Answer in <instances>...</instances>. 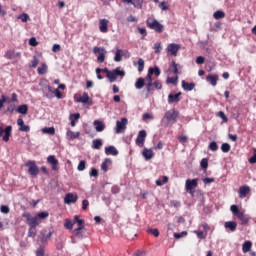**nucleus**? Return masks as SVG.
<instances>
[{
	"mask_svg": "<svg viewBox=\"0 0 256 256\" xmlns=\"http://www.w3.org/2000/svg\"><path fill=\"white\" fill-rule=\"evenodd\" d=\"M22 217L26 219V223L29 227H37L41 225L42 219H47V217H49V212H39L36 216H31V213L25 212L22 214Z\"/></svg>",
	"mask_w": 256,
	"mask_h": 256,
	"instance_id": "nucleus-1",
	"label": "nucleus"
},
{
	"mask_svg": "<svg viewBox=\"0 0 256 256\" xmlns=\"http://www.w3.org/2000/svg\"><path fill=\"white\" fill-rule=\"evenodd\" d=\"M179 119V111L175 109L168 110L161 120V125L164 127H169V125H175Z\"/></svg>",
	"mask_w": 256,
	"mask_h": 256,
	"instance_id": "nucleus-2",
	"label": "nucleus"
},
{
	"mask_svg": "<svg viewBox=\"0 0 256 256\" xmlns=\"http://www.w3.org/2000/svg\"><path fill=\"white\" fill-rule=\"evenodd\" d=\"M105 73H106V77L109 79L110 83H115V81H117L118 77H125V71L119 69V68H115L114 70H107L104 69Z\"/></svg>",
	"mask_w": 256,
	"mask_h": 256,
	"instance_id": "nucleus-3",
	"label": "nucleus"
},
{
	"mask_svg": "<svg viewBox=\"0 0 256 256\" xmlns=\"http://www.w3.org/2000/svg\"><path fill=\"white\" fill-rule=\"evenodd\" d=\"M146 23L149 29H153L154 31H156V33H163V24L159 23L157 19L148 18Z\"/></svg>",
	"mask_w": 256,
	"mask_h": 256,
	"instance_id": "nucleus-4",
	"label": "nucleus"
},
{
	"mask_svg": "<svg viewBox=\"0 0 256 256\" xmlns=\"http://www.w3.org/2000/svg\"><path fill=\"white\" fill-rule=\"evenodd\" d=\"M199 184V179H187L185 183V189L187 193L190 195H195V189H197V185Z\"/></svg>",
	"mask_w": 256,
	"mask_h": 256,
	"instance_id": "nucleus-5",
	"label": "nucleus"
},
{
	"mask_svg": "<svg viewBox=\"0 0 256 256\" xmlns=\"http://www.w3.org/2000/svg\"><path fill=\"white\" fill-rule=\"evenodd\" d=\"M179 51H181V45L176 43H170L166 47V53L169 57H177Z\"/></svg>",
	"mask_w": 256,
	"mask_h": 256,
	"instance_id": "nucleus-6",
	"label": "nucleus"
},
{
	"mask_svg": "<svg viewBox=\"0 0 256 256\" xmlns=\"http://www.w3.org/2000/svg\"><path fill=\"white\" fill-rule=\"evenodd\" d=\"M93 53L94 55H98L97 56L98 63L105 62V55H107V50H105V48L96 46L93 48Z\"/></svg>",
	"mask_w": 256,
	"mask_h": 256,
	"instance_id": "nucleus-7",
	"label": "nucleus"
},
{
	"mask_svg": "<svg viewBox=\"0 0 256 256\" xmlns=\"http://www.w3.org/2000/svg\"><path fill=\"white\" fill-rule=\"evenodd\" d=\"M26 167H28V173L32 177H37L39 175V167H37V163L33 160H29L26 163Z\"/></svg>",
	"mask_w": 256,
	"mask_h": 256,
	"instance_id": "nucleus-8",
	"label": "nucleus"
},
{
	"mask_svg": "<svg viewBox=\"0 0 256 256\" xmlns=\"http://www.w3.org/2000/svg\"><path fill=\"white\" fill-rule=\"evenodd\" d=\"M200 230H195L194 233L198 239H205L207 237V231H209V225L204 223L199 226Z\"/></svg>",
	"mask_w": 256,
	"mask_h": 256,
	"instance_id": "nucleus-9",
	"label": "nucleus"
},
{
	"mask_svg": "<svg viewBox=\"0 0 256 256\" xmlns=\"http://www.w3.org/2000/svg\"><path fill=\"white\" fill-rule=\"evenodd\" d=\"M127 123L128 120L127 118H121V121H116V128H115V133L119 134V133H123V131H125V129H127Z\"/></svg>",
	"mask_w": 256,
	"mask_h": 256,
	"instance_id": "nucleus-10",
	"label": "nucleus"
},
{
	"mask_svg": "<svg viewBox=\"0 0 256 256\" xmlns=\"http://www.w3.org/2000/svg\"><path fill=\"white\" fill-rule=\"evenodd\" d=\"M145 139H147V131H139L136 138V145H138V147H143L145 145Z\"/></svg>",
	"mask_w": 256,
	"mask_h": 256,
	"instance_id": "nucleus-11",
	"label": "nucleus"
},
{
	"mask_svg": "<svg viewBox=\"0 0 256 256\" xmlns=\"http://www.w3.org/2000/svg\"><path fill=\"white\" fill-rule=\"evenodd\" d=\"M74 223H77V229L74 230V235H79V231H83L85 228V221L83 219H80L79 216H74Z\"/></svg>",
	"mask_w": 256,
	"mask_h": 256,
	"instance_id": "nucleus-12",
	"label": "nucleus"
},
{
	"mask_svg": "<svg viewBox=\"0 0 256 256\" xmlns=\"http://www.w3.org/2000/svg\"><path fill=\"white\" fill-rule=\"evenodd\" d=\"M74 101L75 103L87 104L89 103V94L87 92H84L82 96L80 94H75Z\"/></svg>",
	"mask_w": 256,
	"mask_h": 256,
	"instance_id": "nucleus-13",
	"label": "nucleus"
},
{
	"mask_svg": "<svg viewBox=\"0 0 256 256\" xmlns=\"http://www.w3.org/2000/svg\"><path fill=\"white\" fill-rule=\"evenodd\" d=\"M79 196L73 193H67L64 198V203L66 205H71L72 203H77Z\"/></svg>",
	"mask_w": 256,
	"mask_h": 256,
	"instance_id": "nucleus-14",
	"label": "nucleus"
},
{
	"mask_svg": "<svg viewBox=\"0 0 256 256\" xmlns=\"http://www.w3.org/2000/svg\"><path fill=\"white\" fill-rule=\"evenodd\" d=\"M47 163H49V165H51L52 167V171H57V167L59 165V160H57V158L55 157V155H50L47 157Z\"/></svg>",
	"mask_w": 256,
	"mask_h": 256,
	"instance_id": "nucleus-15",
	"label": "nucleus"
},
{
	"mask_svg": "<svg viewBox=\"0 0 256 256\" xmlns=\"http://www.w3.org/2000/svg\"><path fill=\"white\" fill-rule=\"evenodd\" d=\"M181 101V92H178L176 94H169L168 95V103L169 105H173V103H179Z\"/></svg>",
	"mask_w": 256,
	"mask_h": 256,
	"instance_id": "nucleus-16",
	"label": "nucleus"
},
{
	"mask_svg": "<svg viewBox=\"0 0 256 256\" xmlns=\"http://www.w3.org/2000/svg\"><path fill=\"white\" fill-rule=\"evenodd\" d=\"M238 193H239L240 199H245V197H247V195L251 193V188L247 185L242 186L239 188Z\"/></svg>",
	"mask_w": 256,
	"mask_h": 256,
	"instance_id": "nucleus-17",
	"label": "nucleus"
},
{
	"mask_svg": "<svg viewBox=\"0 0 256 256\" xmlns=\"http://www.w3.org/2000/svg\"><path fill=\"white\" fill-rule=\"evenodd\" d=\"M152 74H150L148 72L146 78H145V87H146V90L148 91V93H151V91H153V78L151 77Z\"/></svg>",
	"mask_w": 256,
	"mask_h": 256,
	"instance_id": "nucleus-18",
	"label": "nucleus"
},
{
	"mask_svg": "<svg viewBox=\"0 0 256 256\" xmlns=\"http://www.w3.org/2000/svg\"><path fill=\"white\" fill-rule=\"evenodd\" d=\"M17 125L20 126L19 131H22L23 133H29L31 131V127L25 125L23 118L17 120Z\"/></svg>",
	"mask_w": 256,
	"mask_h": 256,
	"instance_id": "nucleus-19",
	"label": "nucleus"
},
{
	"mask_svg": "<svg viewBox=\"0 0 256 256\" xmlns=\"http://www.w3.org/2000/svg\"><path fill=\"white\" fill-rule=\"evenodd\" d=\"M99 29L101 33H107L109 31V20L101 19Z\"/></svg>",
	"mask_w": 256,
	"mask_h": 256,
	"instance_id": "nucleus-20",
	"label": "nucleus"
},
{
	"mask_svg": "<svg viewBox=\"0 0 256 256\" xmlns=\"http://www.w3.org/2000/svg\"><path fill=\"white\" fill-rule=\"evenodd\" d=\"M93 125L97 133H103V131H105V123H103V121L95 120Z\"/></svg>",
	"mask_w": 256,
	"mask_h": 256,
	"instance_id": "nucleus-21",
	"label": "nucleus"
},
{
	"mask_svg": "<svg viewBox=\"0 0 256 256\" xmlns=\"http://www.w3.org/2000/svg\"><path fill=\"white\" fill-rule=\"evenodd\" d=\"M206 81L212 85V87H217V81H219L218 75L210 74L206 77Z\"/></svg>",
	"mask_w": 256,
	"mask_h": 256,
	"instance_id": "nucleus-22",
	"label": "nucleus"
},
{
	"mask_svg": "<svg viewBox=\"0 0 256 256\" xmlns=\"http://www.w3.org/2000/svg\"><path fill=\"white\" fill-rule=\"evenodd\" d=\"M13 131V127L12 126H7L4 129V136L2 137V140L7 143L9 141V139L11 138V133Z\"/></svg>",
	"mask_w": 256,
	"mask_h": 256,
	"instance_id": "nucleus-23",
	"label": "nucleus"
},
{
	"mask_svg": "<svg viewBox=\"0 0 256 256\" xmlns=\"http://www.w3.org/2000/svg\"><path fill=\"white\" fill-rule=\"evenodd\" d=\"M106 155H113L114 157H117L119 155V150L115 148V146H108L105 148Z\"/></svg>",
	"mask_w": 256,
	"mask_h": 256,
	"instance_id": "nucleus-24",
	"label": "nucleus"
},
{
	"mask_svg": "<svg viewBox=\"0 0 256 256\" xmlns=\"http://www.w3.org/2000/svg\"><path fill=\"white\" fill-rule=\"evenodd\" d=\"M69 119H70L71 127H75L77 121H79V119H81V114H79V113L71 114Z\"/></svg>",
	"mask_w": 256,
	"mask_h": 256,
	"instance_id": "nucleus-25",
	"label": "nucleus"
},
{
	"mask_svg": "<svg viewBox=\"0 0 256 256\" xmlns=\"http://www.w3.org/2000/svg\"><path fill=\"white\" fill-rule=\"evenodd\" d=\"M236 217L241 221V225H249V216L245 212L238 214Z\"/></svg>",
	"mask_w": 256,
	"mask_h": 256,
	"instance_id": "nucleus-26",
	"label": "nucleus"
},
{
	"mask_svg": "<svg viewBox=\"0 0 256 256\" xmlns=\"http://www.w3.org/2000/svg\"><path fill=\"white\" fill-rule=\"evenodd\" d=\"M182 89H184V91H193L195 89V83H189L182 80Z\"/></svg>",
	"mask_w": 256,
	"mask_h": 256,
	"instance_id": "nucleus-27",
	"label": "nucleus"
},
{
	"mask_svg": "<svg viewBox=\"0 0 256 256\" xmlns=\"http://www.w3.org/2000/svg\"><path fill=\"white\" fill-rule=\"evenodd\" d=\"M142 156L146 161H151V158L154 156L153 150L145 148L142 152Z\"/></svg>",
	"mask_w": 256,
	"mask_h": 256,
	"instance_id": "nucleus-28",
	"label": "nucleus"
},
{
	"mask_svg": "<svg viewBox=\"0 0 256 256\" xmlns=\"http://www.w3.org/2000/svg\"><path fill=\"white\" fill-rule=\"evenodd\" d=\"M225 229H229V231H235L237 229V222L227 221L224 224Z\"/></svg>",
	"mask_w": 256,
	"mask_h": 256,
	"instance_id": "nucleus-29",
	"label": "nucleus"
},
{
	"mask_svg": "<svg viewBox=\"0 0 256 256\" xmlns=\"http://www.w3.org/2000/svg\"><path fill=\"white\" fill-rule=\"evenodd\" d=\"M251 247H253V243L251 241H245L242 245L243 253H249V251H251Z\"/></svg>",
	"mask_w": 256,
	"mask_h": 256,
	"instance_id": "nucleus-30",
	"label": "nucleus"
},
{
	"mask_svg": "<svg viewBox=\"0 0 256 256\" xmlns=\"http://www.w3.org/2000/svg\"><path fill=\"white\" fill-rule=\"evenodd\" d=\"M123 50L118 49L115 52V56H114V61H116V63H119L121 61H123Z\"/></svg>",
	"mask_w": 256,
	"mask_h": 256,
	"instance_id": "nucleus-31",
	"label": "nucleus"
},
{
	"mask_svg": "<svg viewBox=\"0 0 256 256\" xmlns=\"http://www.w3.org/2000/svg\"><path fill=\"white\" fill-rule=\"evenodd\" d=\"M27 111H29V106H27V104L20 105L17 108V112L21 115H27Z\"/></svg>",
	"mask_w": 256,
	"mask_h": 256,
	"instance_id": "nucleus-32",
	"label": "nucleus"
},
{
	"mask_svg": "<svg viewBox=\"0 0 256 256\" xmlns=\"http://www.w3.org/2000/svg\"><path fill=\"white\" fill-rule=\"evenodd\" d=\"M103 147V141L101 139H94L92 141V149H101Z\"/></svg>",
	"mask_w": 256,
	"mask_h": 256,
	"instance_id": "nucleus-33",
	"label": "nucleus"
},
{
	"mask_svg": "<svg viewBox=\"0 0 256 256\" xmlns=\"http://www.w3.org/2000/svg\"><path fill=\"white\" fill-rule=\"evenodd\" d=\"M109 165H111V159L106 158L101 164V169L104 171V173H107Z\"/></svg>",
	"mask_w": 256,
	"mask_h": 256,
	"instance_id": "nucleus-34",
	"label": "nucleus"
},
{
	"mask_svg": "<svg viewBox=\"0 0 256 256\" xmlns=\"http://www.w3.org/2000/svg\"><path fill=\"white\" fill-rule=\"evenodd\" d=\"M74 225H75V221H72L69 218L65 219V222H64L65 229H68L69 231H71Z\"/></svg>",
	"mask_w": 256,
	"mask_h": 256,
	"instance_id": "nucleus-35",
	"label": "nucleus"
},
{
	"mask_svg": "<svg viewBox=\"0 0 256 256\" xmlns=\"http://www.w3.org/2000/svg\"><path fill=\"white\" fill-rule=\"evenodd\" d=\"M167 181H169V177L162 176L158 180H156V185L158 187H163V185H165V183H167Z\"/></svg>",
	"mask_w": 256,
	"mask_h": 256,
	"instance_id": "nucleus-36",
	"label": "nucleus"
},
{
	"mask_svg": "<svg viewBox=\"0 0 256 256\" xmlns=\"http://www.w3.org/2000/svg\"><path fill=\"white\" fill-rule=\"evenodd\" d=\"M145 85H146L145 79H143V78H138V79L136 80V83H135V88H136V89H142V88L145 87Z\"/></svg>",
	"mask_w": 256,
	"mask_h": 256,
	"instance_id": "nucleus-37",
	"label": "nucleus"
},
{
	"mask_svg": "<svg viewBox=\"0 0 256 256\" xmlns=\"http://www.w3.org/2000/svg\"><path fill=\"white\" fill-rule=\"evenodd\" d=\"M148 73H150V75L159 77V75H161V70H159V67L155 66L153 68H149Z\"/></svg>",
	"mask_w": 256,
	"mask_h": 256,
	"instance_id": "nucleus-38",
	"label": "nucleus"
},
{
	"mask_svg": "<svg viewBox=\"0 0 256 256\" xmlns=\"http://www.w3.org/2000/svg\"><path fill=\"white\" fill-rule=\"evenodd\" d=\"M39 75H45L47 73V64L42 63L40 67L37 69Z\"/></svg>",
	"mask_w": 256,
	"mask_h": 256,
	"instance_id": "nucleus-39",
	"label": "nucleus"
},
{
	"mask_svg": "<svg viewBox=\"0 0 256 256\" xmlns=\"http://www.w3.org/2000/svg\"><path fill=\"white\" fill-rule=\"evenodd\" d=\"M230 211L232 212V214L235 216V217H238L239 214H241L242 212L239 210V207H237V205H232L230 207Z\"/></svg>",
	"mask_w": 256,
	"mask_h": 256,
	"instance_id": "nucleus-40",
	"label": "nucleus"
},
{
	"mask_svg": "<svg viewBox=\"0 0 256 256\" xmlns=\"http://www.w3.org/2000/svg\"><path fill=\"white\" fill-rule=\"evenodd\" d=\"M214 19H223L225 17V12L221 11V10H217L216 12H214L213 14Z\"/></svg>",
	"mask_w": 256,
	"mask_h": 256,
	"instance_id": "nucleus-41",
	"label": "nucleus"
},
{
	"mask_svg": "<svg viewBox=\"0 0 256 256\" xmlns=\"http://www.w3.org/2000/svg\"><path fill=\"white\" fill-rule=\"evenodd\" d=\"M42 133H45L47 135H55V128L53 127H45L42 129Z\"/></svg>",
	"mask_w": 256,
	"mask_h": 256,
	"instance_id": "nucleus-42",
	"label": "nucleus"
},
{
	"mask_svg": "<svg viewBox=\"0 0 256 256\" xmlns=\"http://www.w3.org/2000/svg\"><path fill=\"white\" fill-rule=\"evenodd\" d=\"M178 81H179V76L168 77L166 80V83H170L171 85H177Z\"/></svg>",
	"mask_w": 256,
	"mask_h": 256,
	"instance_id": "nucleus-43",
	"label": "nucleus"
},
{
	"mask_svg": "<svg viewBox=\"0 0 256 256\" xmlns=\"http://www.w3.org/2000/svg\"><path fill=\"white\" fill-rule=\"evenodd\" d=\"M143 69H145V60L143 58L138 59V71L142 73Z\"/></svg>",
	"mask_w": 256,
	"mask_h": 256,
	"instance_id": "nucleus-44",
	"label": "nucleus"
},
{
	"mask_svg": "<svg viewBox=\"0 0 256 256\" xmlns=\"http://www.w3.org/2000/svg\"><path fill=\"white\" fill-rule=\"evenodd\" d=\"M66 135L67 137H69V139H77V137H79V132H73L71 130H68Z\"/></svg>",
	"mask_w": 256,
	"mask_h": 256,
	"instance_id": "nucleus-45",
	"label": "nucleus"
},
{
	"mask_svg": "<svg viewBox=\"0 0 256 256\" xmlns=\"http://www.w3.org/2000/svg\"><path fill=\"white\" fill-rule=\"evenodd\" d=\"M37 227H31L29 228L28 230V237H32V238H35L36 235H37V230H36Z\"/></svg>",
	"mask_w": 256,
	"mask_h": 256,
	"instance_id": "nucleus-46",
	"label": "nucleus"
},
{
	"mask_svg": "<svg viewBox=\"0 0 256 256\" xmlns=\"http://www.w3.org/2000/svg\"><path fill=\"white\" fill-rule=\"evenodd\" d=\"M221 151L223 153H229V151H231V145H229V143H223L221 145Z\"/></svg>",
	"mask_w": 256,
	"mask_h": 256,
	"instance_id": "nucleus-47",
	"label": "nucleus"
},
{
	"mask_svg": "<svg viewBox=\"0 0 256 256\" xmlns=\"http://www.w3.org/2000/svg\"><path fill=\"white\" fill-rule=\"evenodd\" d=\"M18 19H21L22 23H27L29 21V14L27 13H22L18 16Z\"/></svg>",
	"mask_w": 256,
	"mask_h": 256,
	"instance_id": "nucleus-48",
	"label": "nucleus"
},
{
	"mask_svg": "<svg viewBox=\"0 0 256 256\" xmlns=\"http://www.w3.org/2000/svg\"><path fill=\"white\" fill-rule=\"evenodd\" d=\"M37 65H39V56L34 55L32 61H31V67H33L35 69V67H37Z\"/></svg>",
	"mask_w": 256,
	"mask_h": 256,
	"instance_id": "nucleus-49",
	"label": "nucleus"
},
{
	"mask_svg": "<svg viewBox=\"0 0 256 256\" xmlns=\"http://www.w3.org/2000/svg\"><path fill=\"white\" fill-rule=\"evenodd\" d=\"M152 87H153V91H154L155 89L160 90V89L163 88V85L161 84V81L156 80V81H154V83H152Z\"/></svg>",
	"mask_w": 256,
	"mask_h": 256,
	"instance_id": "nucleus-50",
	"label": "nucleus"
},
{
	"mask_svg": "<svg viewBox=\"0 0 256 256\" xmlns=\"http://www.w3.org/2000/svg\"><path fill=\"white\" fill-rule=\"evenodd\" d=\"M208 149H210V151H217L219 149V145H217V142L213 141L209 144Z\"/></svg>",
	"mask_w": 256,
	"mask_h": 256,
	"instance_id": "nucleus-51",
	"label": "nucleus"
},
{
	"mask_svg": "<svg viewBox=\"0 0 256 256\" xmlns=\"http://www.w3.org/2000/svg\"><path fill=\"white\" fill-rule=\"evenodd\" d=\"M86 167H87V162H85V160H82L79 162L77 169L78 171H83L84 169H86Z\"/></svg>",
	"mask_w": 256,
	"mask_h": 256,
	"instance_id": "nucleus-52",
	"label": "nucleus"
},
{
	"mask_svg": "<svg viewBox=\"0 0 256 256\" xmlns=\"http://www.w3.org/2000/svg\"><path fill=\"white\" fill-rule=\"evenodd\" d=\"M202 169H207L209 167V160L207 158H203L200 162Z\"/></svg>",
	"mask_w": 256,
	"mask_h": 256,
	"instance_id": "nucleus-53",
	"label": "nucleus"
},
{
	"mask_svg": "<svg viewBox=\"0 0 256 256\" xmlns=\"http://www.w3.org/2000/svg\"><path fill=\"white\" fill-rule=\"evenodd\" d=\"M143 121H147V119H150V121H153L155 119V116L153 114L144 113L142 116Z\"/></svg>",
	"mask_w": 256,
	"mask_h": 256,
	"instance_id": "nucleus-54",
	"label": "nucleus"
},
{
	"mask_svg": "<svg viewBox=\"0 0 256 256\" xmlns=\"http://www.w3.org/2000/svg\"><path fill=\"white\" fill-rule=\"evenodd\" d=\"M159 7L162 11H168L169 10V5L167 4L166 1H163L159 4Z\"/></svg>",
	"mask_w": 256,
	"mask_h": 256,
	"instance_id": "nucleus-55",
	"label": "nucleus"
},
{
	"mask_svg": "<svg viewBox=\"0 0 256 256\" xmlns=\"http://www.w3.org/2000/svg\"><path fill=\"white\" fill-rule=\"evenodd\" d=\"M36 256H45V248L44 247H39L36 250Z\"/></svg>",
	"mask_w": 256,
	"mask_h": 256,
	"instance_id": "nucleus-56",
	"label": "nucleus"
},
{
	"mask_svg": "<svg viewBox=\"0 0 256 256\" xmlns=\"http://www.w3.org/2000/svg\"><path fill=\"white\" fill-rule=\"evenodd\" d=\"M75 235L78 237V239H83V237H86L87 235V229L84 228L82 231H79V234H75Z\"/></svg>",
	"mask_w": 256,
	"mask_h": 256,
	"instance_id": "nucleus-57",
	"label": "nucleus"
},
{
	"mask_svg": "<svg viewBox=\"0 0 256 256\" xmlns=\"http://www.w3.org/2000/svg\"><path fill=\"white\" fill-rule=\"evenodd\" d=\"M51 235H53V232H48L46 235L42 237V243H47L49 239H51Z\"/></svg>",
	"mask_w": 256,
	"mask_h": 256,
	"instance_id": "nucleus-58",
	"label": "nucleus"
},
{
	"mask_svg": "<svg viewBox=\"0 0 256 256\" xmlns=\"http://www.w3.org/2000/svg\"><path fill=\"white\" fill-rule=\"evenodd\" d=\"M187 231H183L181 233H174V239H181L182 237H186Z\"/></svg>",
	"mask_w": 256,
	"mask_h": 256,
	"instance_id": "nucleus-59",
	"label": "nucleus"
},
{
	"mask_svg": "<svg viewBox=\"0 0 256 256\" xmlns=\"http://www.w3.org/2000/svg\"><path fill=\"white\" fill-rule=\"evenodd\" d=\"M154 49H155V53H161V49H163V46L161 45V43L156 42L154 44Z\"/></svg>",
	"mask_w": 256,
	"mask_h": 256,
	"instance_id": "nucleus-60",
	"label": "nucleus"
},
{
	"mask_svg": "<svg viewBox=\"0 0 256 256\" xmlns=\"http://www.w3.org/2000/svg\"><path fill=\"white\" fill-rule=\"evenodd\" d=\"M0 211H1V213H4L5 215H7V214L9 213V211H10L9 206H7V205H2V206L0 207Z\"/></svg>",
	"mask_w": 256,
	"mask_h": 256,
	"instance_id": "nucleus-61",
	"label": "nucleus"
},
{
	"mask_svg": "<svg viewBox=\"0 0 256 256\" xmlns=\"http://www.w3.org/2000/svg\"><path fill=\"white\" fill-rule=\"evenodd\" d=\"M121 191V188L117 185L112 186L111 188V193H113V195H117V193H119Z\"/></svg>",
	"mask_w": 256,
	"mask_h": 256,
	"instance_id": "nucleus-62",
	"label": "nucleus"
},
{
	"mask_svg": "<svg viewBox=\"0 0 256 256\" xmlns=\"http://www.w3.org/2000/svg\"><path fill=\"white\" fill-rule=\"evenodd\" d=\"M148 233H151V235H154V237H159V230L157 228L148 229Z\"/></svg>",
	"mask_w": 256,
	"mask_h": 256,
	"instance_id": "nucleus-63",
	"label": "nucleus"
},
{
	"mask_svg": "<svg viewBox=\"0 0 256 256\" xmlns=\"http://www.w3.org/2000/svg\"><path fill=\"white\" fill-rule=\"evenodd\" d=\"M196 63H197V65H203V63H205V57H203V56H198V57L196 58Z\"/></svg>",
	"mask_w": 256,
	"mask_h": 256,
	"instance_id": "nucleus-64",
	"label": "nucleus"
}]
</instances>
